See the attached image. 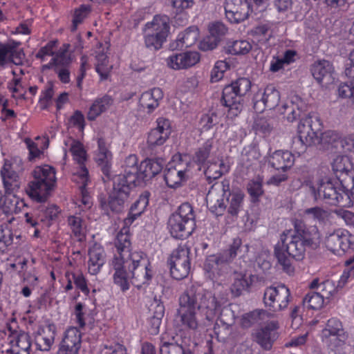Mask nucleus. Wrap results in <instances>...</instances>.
I'll return each mask as SVG.
<instances>
[{
	"instance_id": "obj_1",
	"label": "nucleus",
	"mask_w": 354,
	"mask_h": 354,
	"mask_svg": "<svg viewBox=\"0 0 354 354\" xmlns=\"http://www.w3.org/2000/svg\"><path fill=\"white\" fill-rule=\"evenodd\" d=\"M293 226V230L281 234V245L278 243L274 247V256L279 264L289 274L295 271L291 259L302 261L307 248L317 250L321 243L320 233L316 226H308L301 219H295Z\"/></svg>"
},
{
	"instance_id": "obj_2",
	"label": "nucleus",
	"mask_w": 354,
	"mask_h": 354,
	"mask_svg": "<svg viewBox=\"0 0 354 354\" xmlns=\"http://www.w3.org/2000/svg\"><path fill=\"white\" fill-rule=\"evenodd\" d=\"M178 314L183 324L192 330H196L198 322L196 317V310L209 321H213L220 308V302L212 292L200 285L189 286L179 297Z\"/></svg>"
},
{
	"instance_id": "obj_3",
	"label": "nucleus",
	"mask_w": 354,
	"mask_h": 354,
	"mask_svg": "<svg viewBox=\"0 0 354 354\" xmlns=\"http://www.w3.org/2000/svg\"><path fill=\"white\" fill-rule=\"evenodd\" d=\"M115 245L118 254L115 255L112 261V266L115 270L113 280L122 291H125L129 288V273L132 269L136 268L135 264L138 261L142 260V253L131 252L130 236L127 231L118 234Z\"/></svg>"
},
{
	"instance_id": "obj_4",
	"label": "nucleus",
	"mask_w": 354,
	"mask_h": 354,
	"mask_svg": "<svg viewBox=\"0 0 354 354\" xmlns=\"http://www.w3.org/2000/svg\"><path fill=\"white\" fill-rule=\"evenodd\" d=\"M243 198L241 191L230 190L229 182L223 180L211 187L206 201L209 211L216 216L223 215L225 209L229 214L237 216L243 206Z\"/></svg>"
},
{
	"instance_id": "obj_5",
	"label": "nucleus",
	"mask_w": 354,
	"mask_h": 354,
	"mask_svg": "<svg viewBox=\"0 0 354 354\" xmlns=\"http://www.w3.org/2000/svg\"><path fill=\"white\" fill-rule=\"evenodd\" d=\"M339 181L341 186L331 180H319L317 187L310 185V192L315 201L324 200L330 205L351 207V200L348 195V185H346V179Z\"/></svg>"
},
{
	"instance_id": "obj_6",
	"label": "nucleus",
	"mask_w": 354,
	"mask_h": 354,
	"mask_svg": "<svg viewBox=\"0 0 354 354\" xmlns=\"http://www.w3.org/2000/svg\"><path fill=\"white\" fill-rule=\"evenodd\" d=\"M33 180L28 183L26 192L37 202H44L56 184L55 170L45 165L36 167L32 171Z\"/></svg>"
},
{
	"instance_id": "obj_7",
	"label": "nucleus",
	"mask_w": 354,
	"mask_h": 354,
	"mask_svg": "<svg viewBox=\"0 0 354 354\" xmlns=\"http://www.w3.org/2000/svg\"><path fill=\"white\" fill-rule=\"evenodd\" d=\"M250 88V81L244 77L239 78L224 87L221 103L228 108V117L233 118L241 113L243 107V97Z\"/></svg>"
},
{
	"instance_id": "obj_8",
	"label": "nucleus",
	"mask_w": 354,
	"mask_h": 354,
	"mask_svg": "<svg viewBox=\"0 0 354 354\" xmlns=\"http://www.w3.org/2000/svg\"><path fill=\"white\" fill-rule=\"evenodd\" d=\"M168 229L171 235L183 239L192 234L195 228V216L191 205L184 203L173 213L168 220Z\"/></svg>"
},
{
	"instance_id": "obj_9",
	"label": "nucleus",
	"mask_w": 354,
	"mask_h": 354,
	"mask_svg": "<svg viewBox=\"0 0 354 354\" xmlns=\"http://www.w3.org/2000/svg\"><path fill=\"white\" fill-rule=\"evenodd\" d=\"M169 19L166 15H156L145 26V43L147 48L158 50L162 47L169 30Z\"/></svg>"
},
{
	"instance_id": "obj_10",
	"label": "nucleus",
	"mask_w": 354,
	"mask_h": 354,
	"mask_svg": "<svg viewBox=\"0 0 354 354\" xmlns=\"http://www.w3.org/2000/svg\"><path fill=\"white\" fill-rule=\"evenodd\" d=\"M170 274L176 279L186 278L191 269L189 249L186 245H179L174 250L169 258Z\"/></svg>"
},
{
	"instance_id": "obj_11",
	"label": "nucleus",
	"mask_w": 354,
	"mask_h": 354,
	"mask_svg": "<svg viewBox=\"0 0 354 354\" xmlns=\"http://www.w3.org/2000/svg\"><path fill=\"white\" fill-rule=\"evenodd\" d=\"M229 263L221 253L209 255L204 263V270L209 279L221 284L230 272Z\"/></svg>"
},
{
	"instance_id": "obj_12",
	"label": "nucleus",
	"mask_w": 354,
	"mask_h": 354,
	"mask_svg": "<svg viewBox=\"0 0 354 354\" xmlns=\"http://www.w3.org/2000/svg\"><path fill=\"white\" fill-rule=\"evenodd\" d=\"M322 124L315 113H309L301 119L298 125V134L307 145H317L320 137Z\"/></svg>"
},
{
	"instance_id": "obj_13",
	"label": "nucleus",
	"mask_w": 354,
	"mask_h": 354,
	"mask_svg": "<svg viewBox=\"0 0 354 354\" xmlns=\"http://www.w3.org/2000/svg\"><path fill=\"white\" fill-rule=\"evenodd\" d=\"M190 162L187 156H180L179 161L169 164L164 171V179L169 187L176 188L187 179L186 174L189 171Z\"/></svg>"
},
{
	"instance_id": "obj_14",
	"label": "nucleus",
	"mask_w": 354,
	"mask_h": 354,
	"mask_svg": "<svg viewBox=\"0 0 354 354\" xmlns=\"http://www.w3.org/2000/svg\"><path fill=\"white\" fill-rule=\"evenodd\" d=\"M290 297V290L284 284H279L266 289L263 301L266 306L279 311L287 308Z\"/></svg>"
},
{
	"instance_id": "obj_15",
	"label": "nucleus",
	"mask_w": 354,
	"mask_h": 354,
	"mask_svg": "<svg viewBox=\"0 0 354 354\" xmlns=\"http://www.w3.org/2000/svg\"><path fill=\"white\" fill-rule=\"evenodd\" d=\"M113 189L109 194L107 205L113 212L120 213L131 196L135 187L113 180Z\"/></svg>"
},
{
	"instance_id": "obj_16",
	"label": "nucleus",
	"mask_w": 354,
	"mask_h": 354,
	"mask_svg": "<svg viewBox=\"0 0 354 354\" xmlns=\"http://www.w3.org/2000/svg\"><path fill=\"white\" fill-rule=\"evenodd\" d=\"M353 239V236L347 230L339 228L326 234L324 243L333 253L342 254L350 248Z\"/></svg>"
},
{
	"instance_id": "obj_17",
	"label": "nucleus",
	"mask_w": 354,
	"mask_h": 354,
	"mask_svg": "<svg viewBox=\"0 0 354 354\" xmlns=\"http://www.w3.org/2000/svg\"><path fill=\"white\" fill-rule=\"evenodd\" d=\"M138 160L136 155H129L124 160L123 165V173L115 176L113 180L129 185L133 187L139 186L140 174V165H138Z\"/></svg>"
},
{
	"instance_id": "obj_18",
	"label": "nucleus",
	"mask_w": 354,
	"mask_h": 354,
	"mask_svg": "<svg viewBox=\"0 0 354 354\" xmlns=\"http://www.w3.org/2000/svg\"><path fill=\"white\" fill-rule=\"evenodd\" d=\"M224 8L226 18L232 24L248 19L250 10L248 0H225Z\"/></svg>"
},
{
	"instance_id": "obj_19",
	"label": "nucleus",
	"mask_w": 354,
	"mask_h": 354,
	"mask_svg": "<svg viewBox=\"0 0 354 354\" xmlns=\"http://www.w3.org/2000/svg\"><path fill=\"white\" fill-rule=\"evenodd\" d=\"M171 133L169 120L163 118L157 120V127L148 133L147 144L149 149L153 150L162 146L169 138Z\"/></svg>"
},
{
	"instance_id": "obj_20",
	"label": "nucleus",
	"mask_w": 354,
	"mask_h": 354,
	"mask_svg": "<svg viewBox=\"0 0 354 354\" xmlns=\"http://www.w3.org/2000/svg\"><path fill=\"white\" fill-rule=\"evenodd\" d=\"M165 165V160L162 158L146 159L142 161L140 163V174L138 178L139 186L159 174Z\"/></svg>"
},
{
	"instance_id": "obj_21",
	"label": "nucleus",
	"mask_w": 354,
	"mask_h": 354,
	"mask_svg": "<svg viewBox=\"0 0 354 354\" xmlns=\"http://www.w3.org/2000/svg\"><path fill=\"white\" fill-rule=\"evenodd\" d=\"M334 68L332 64L327 60L315 62L311 68V73L318 83L327 86L332 84Z\"/></svg>"
},
{
	"instance_id": "obj_22",
	"label": "nucleus",
	"mask_w": 354,
	"mask_h": 354,
	"mask_svg": "<svg viewBox=\"0 0 354 354\" xmlns=\"http://www.w3.org/2000/svg\"><path fill=\"white\" fill-rule=\"evenodd\" d=\"M278 323L277 322H270L264 327L259 329L255 333L256 342L264 349L270 350L272 344L277 338Z\"/></svg>"
},
{
	"instance_id": "obj_23",
	"label": "nucleus",
	"mask_w": 354,
	"mask_h": 354,
	"mask_svg": "<svg viewBox=\"0 0 354 354\" xmlns=\"http://www.w3.org/2000/svg\"><path fill=\"white\" fill-rule=\"evenodd\" d=\"M136 268L132 269L129 273L131 283L138 288H140L142 285L148 284L151 281L152 274L149 268V263L142 257V260L138 261L135 264Z\"/></svg>"
},
{
	"instance_id": "obj_24",
	"label": "nucleus",
	"mask_w": 354,
	"mask_h": 354,
	"mask_svg": "<svg viewBox=\"0 0 354 354\" xmlns=\"http://www.w3.org/2000/svg\"><path fill=\"white\" fill-rule=\"evenodd\" d=\"M333 171L339 180L346 179L353 183V165L350 158L347 156H337L332 163Z\"/></svg>"
},
{
	"instance_id": "obj_25",
	"label": "nucleus",
	"mask_w": 354,
	"mask_h": 354,
	"mask_svg": "<svg viewBox=\"0 0 354 354\" xmlns=\"http://www.w3.org/2000/svg\"><path fill=\"white\" fill-rule=\"evenodd\" d=\"M68 142H71L70 151L75 157V159L77 160V162L80 164V170L78 172V176L82 180V185L80 186V188L82 189V192L84 194V189L87 185V182L88 180V171L87 169L82 165L85 160L86 152L82 147V145L79 141L70 140Z\"/></svg>"
},
{
	"instance_id": "obj_26",
	"label": "nucleus",
	"mask_w": 354,
	"mask_h": 354,
	"mask_svg": "<svg viewBox=\"0 0 354 354\" xmlns=\"http://www.w3.org/2000/svg\"><path fill=\"white\" fill-rule=\"evenodd\" d=\"M5 194H16L19 190L21 182L18 174L12 169L11 165L5 164L1 170Z\"/></svg>"
},
{
	"instance_id": "obj_27",
	"label": "nucleus",
	"mask_w": 354,
	"mask_h": 354,
	"mask_svg": "<svg viewBox=\"0 0 354 354\" xmlns=\"http://www.w3.org/2000/svg\"><path fill=\"white\" fill-rule=\"evenodd\" d=\"M293 154L288 151H275L270 157L269 165L276 170L286 171L294 165Z\"/></svg>"
},
{
	"instance_id": "obj_28",
	"label": "nucleus",
	"mask_w": 354,
	"mask_h": 354,
	"mask_svg": "<svg viewBox=\"0 0 354 354\" xmlns=\"http://www.w3.org/2000/svg\"><path fill=\"white\" fill-rule=\"evenodd\" d=\"M163 97V93L159 88H153L141 95L140 104L147 109L148 113H152L159 105V101Z\"/></svg>"
},
{
	"instance_id": "obj_29",
	"label": "nucleus",
	"mask_w": 354,
	"mask_h": 354,
	"mask_svg": "<svg viewBox=\"0 0 354 354\" xmlns=\"http://www.w3.org/2000/svg\"><path fill=\"white\" fill-rule=\"evenodd\" d=\"M198 35V30L196 26L189 27L183 32L178 35L176 41L170 45V48L174 50L190 47L195 44Z\"/></svg>"
},
{
	"instance_id": "obj_30",
	"label": "nucleus",
	"mask_w": 354,
	"mask_h": 354,
	"mask_svg": "<svg viewBox=\"0 0 354 354\" xmlns=\"http://www.w3.org/2000/svg\"><path fill=\"white\" fill-rule=\"evenodd\" d=\"M20 42L10 40L6 43V52L3 55V65L8 61L12 62L15 65H21L25 59V54L23 49L19 48Z\"/></svg>"
},
{
	"instance_id": "obj_31",
	"label": "nucleus",
	"mask_w": 354,
	"mask_h": 354,
	"mask_svg": "<svg viewBox=\"0 0 354 354\" xmlns=\"http://www.w3.org/2000/svg\"><path fill=\"white\" fill-rule=\"evenodd\" d=\"M55 339V333L50 327L39 329L35 335V344L37 349L48 351L50 349Z\"/></svg>"
},
{
	"instance_id": "obj_32",
	"label": "nucleus",
	"mask_w": 354,
	"mask_h": 354,
	"mask_svg": "<svg viewBox=\"0 0 354 354\" xmlns=\"http://www.w3.org/2000/svg\"><path fill=\"white\" fill-rule=\"evenodd\" d=\"M60 346L66 349L79 351L81 347L80 331L76 327H71L67 329L64 333Z\"/></svg>"
},
{
	"instance_id": "obj_33",
	"label": "nucleus",
	"mask_w": 354,
	"mask_h": 354,
	"mask_svg": "<svg viewBox=\"0 0 354 354\" xmlns=\"http://www.w3.org/2000/svg\"><path fill=\"white\" fill-rule=\"evenodd\" d=\"M88 256V270L91 274H95L104 263V250L100 246L94 245L89 249Z\"/></svg>"
},
{
	"instance_id": "obj_34",
	"label": "nucleus",
	"mask_w": 354,
	"mask_h": 354,
	"mask_svg": "<svg viewBox=\"0 0 354 354\" xmlns=\"http://www.w3.org/2000/svg\"><path fill=\"white\" fill-rule=\"evenodd\" d=\"M309 288L312 290H316L319 295L327 300L336 292L335 283L329 279L320 282L318 278H315L309 284Z\"/></svg>"
},
{
	"instance_id": "obj_35",
	"label": "nucleus",
	"mask_w": 354,
	"mask_h": 354,
	"mask_svg": "<svg viewBox=\"0 0 354 354\" xmlns=\"http://www.w3.org/2000/svg\"><path fill=\"white\" fill-rule=\"evenodd\" d=\"M340 136L334 131H327L320 133V137L316 146L319 149H337L339 145Z\"/></svg>"
},
{
	"instance_id": "obj_36",
	"label": "nucleus",
	"mask_w": 354,
	"mask_h": 354,
	"mask_svg": "<svg viewBox=\"0 0 354 354\" xmlns=\"http://www.w3.org/2000/svg\"><path fill=\"white\" fill-rule=\"evenodd\" d=\"M31 339L28 333L19 331L16 335V346L6 352L8 354H30Z\"/></svg>"
},
{
	"instance_id": "obj_37",
	"label": "nucleus",
	"mask_w": 354,
	"mask_h": 354,
	"mask_svg": "<svg viewBox=\"0 0 354 354\" xmlns=\"http://www.w3.org/2000/svg\"><path fill=\"white\" fill-rule=\"evenodd\" d=\"M251 284L250 277H247L242 273H235L234 281L230 287L231 293L234 297H238L245 291H248Z\"/></svg>"
},
{
	"instance_id": "obj_38",
	"label": "nucleus",
	"mask_w": 354,
	"mask_h": 354,
	"mask_svg": "<svg viewBox=\"0 0 354 354\" xmlns=\"http://www.w3.org/2000/svg\"><path fill=\"white\" fill-rule=\"evenodd\" d=\"M149 196L150 193L147 191L140 195L139 198L131 205L129 209L128 220L133 222L144 212L149 204Z\"/></svg>"
},
{
	"instance_id": "obj_39",
	"label": "nucleus",
	"mask_w": 354,
	"mask_h": 354,
	"mask_svg": "<svg viewBox=\"0 0 354 354\" xmlns=\"http://www.w3.org/2000/svg\"><path fill=\"white\" fill-rule=\"evenodd\" d=\"M269 319V313L264 310H255L244 315L241 319L243 328H250L254 324H261Z\"/></svg>"
},
{
	"instance_id": "obj_40",
	"label": "nucleus",
	"mask_w": 354,
	"mask_h": 354,
	"mask_svg": "<svg viewBox=\"0 0 354 354\" xmlns=\"http://www.w3.org/2000/svg\"><path fill=\"white\" fill-rule=\"evenodd\" d=\"M252 49L251 44L246 40H229L224 46V51L232 55H245Z\"/></svg>"
},
{
	"instance_id": "obj_41",
	"label": "nucleus",
	"mask_w": 354,
	"mask_h": 354,
	"mask_svg": "<svg viewBox=\"0 0 354 354\" xmlns=\"http://www.w3.org/2000/svg\"><path fill=\"white\" fill-rule=\"evenodd\" d=\"M112 100L109 96H104L102 98L97 99L91 105L87 114L88 120H94L102 112L106 111L111 105Z\"/></svg>"
},
{
	"instance_id": "obj_42",
	"label": "nucleus",
	"mask_w": 354,
	"mask_h": 354,
	"mask_svg": "<svg viewBox=\"0 0 354 354\" xmlns=\"http://www.w3.org/2000/svg\"><path fill=\"white\" fill-rule=\"evenodd\" d=\"M261 99L265 101L266 105L269 109H274L279 104L281 98L280 93L274 85H268L263 93H261Z\"/></svg>"
},
{
	"instance_id": "obj_43",
	"label": "nucleus",
	"mask_w": 354,
	"mask_h": 354,
	"mask_svg": "<svg viewBox=\"0 0 354 354\" xmlns=\"http://www.w3.org/2000/svg\"><path fill=\"white\" fill-rule=\"evenodd\" d=\"M304 215L319 224H326L330 221L331 214L320 207H314L304 210Z\"/></svg>"
},
{
	"instance_id": "obj_44",
	"label": "nucleus",
	"mask_w": 354,
	"mask_h": 354,
	"mask_svg": "<svg viewBox=\"0 0 354 354\" xmlns=\"http://www.w3.org/2000/svg\"><path fill=\"white\" fill-rule=\"evenodd\" d=\"M214 333L218 342H226L234 338V326L216 322Z\"/></svg>"
},
{
	"instance_id": "obj_45",
	"label": "nucleus",
	"mask_w": 354,
	"mask_h": 354,
	"mask_svg": "<svg viewBox=\"0 0 354 354\" xmlns=\"http://www.w3.org/2000/svg\"><path fill=\"white\" fill-rule=\"evenodd\" d=\"M213 140H207L202 147L195 152L193 160L198 165H206L207 158L209 157L210 151L213 147Z\"/></svg>"
},
{
	"instance_id": "obj_46",
	"label": "nucleus",
	"mask_w": 354,
	"mask_h": 354,
	"mask_svg": "<svg viewBox=\"0 0 354 354\" xmlns=\"http://www.w3.org/2000/svg\"><path fill=\"white\" fill-rule=\"evenodd\" d=\"M69 48L70 44H64L52 58V61L55 64V68H67L71 63V56L68 53Z\"/></svg>"
},
{
	"instance_id": "obj_47",
	"label": "nucleus",
	"mask_w": 354,
	"mask_h": 354,
	"mask_svg": "<svg viewBox=\"0 0 354 354\" xmlns=\"http://www.w3.org/2000/svg\"><path fill=\"white\" fill-rule=\"evenodd\" d=\"M186 342L179 344L177 343L163 342L160 348V354H192L189 350L185 348Z\"/></svg>"
},
{
	"instance_id": "obj_48",
	"label": "nucleus",
	"mask_w": 354,
	"mask_h": 354,
	"mask_svg": "<svg viewBox=\"0 0 354 354\" xmlns=\"http://www.w3.org/2000/svg\"><path fill=\"white\" fill-rule=\"evenodd\" d=\"M324 299L318 292H312L307 294L302 300L303 306L313 310L320 309L324 303Z\"/></svg>"
},
{
	"instance_id": "obj_49",
	"label": "nucleus",
	"mask_w": 354,
	"mask_h": 354,
	"mask_svg": "<svg viewBox=\"0 0 354 354\" xmlns=\"http://www.w3.org/2000/svg\"><path fill=\"white\" fill-rule=\"evenodd\" d=\"M222 167H224L223 162L217 164L216 162H207V167L204 165V174L209 183L212 180L219 178L223 175Z\"/></svg>"
},
{
	"instance_id": "obj_50",
	"label": "nucleus",
	"mask_w": 354,
	"mask_h": 354,
	"mask_svg": "<svg viewBox=\"0 0 354 354\" xmlns=\"http://www.w3.org/2000/svg\"><path fill=\"white\" fill-rule=\"evenodd\" d=\"M97 64L95 66L97 73L100 75L102 80H105L109 77V71L111 66L108 65V57L103 53H98L96 55Z\"/></svg>"
},
{
	"instance_id": "obj_51",
	"label": "nucleus",
	"mask_w": 354,
	"mask_h": 354,
	"mask_svg": "<svg viewBox=\"0 0 354 354\" xmlns=\"http://www.w3.org/2000/svg\"><path fill=\"white\" fill-rule=\"evenodd\" d=\"M68 223L73 234L81 241L84 237L85 227L81 217L70 216L68 218Z\"/></svg>"
},
{
	"instance_id": "obj_52",
	"label": "nucleus",
	"mask_w": 354,
	"mask_h": 354,
	"mask_svg": "<svg viewBox=\"0 0 354 354\" xmlns=\"http://www.w3.org/2000/svg\"><path fill=\"white\" fill-rule=\"evenodd\" d=\"M280 113L286 118L288 122H293L300 116L301 111L292 102L284 104L279 109Z\"/></svg>"
},
{
	"instance_id": "obj_53",
	"label": "nucleus",
	"mask_w": 354,
	"mask_h": 354,
	"mask_svg": "<svg viewBox=\"0 0 354 354\" xmlns=\"http://www.w3.org/2000/svg\"><path fill=\"white\" fill-rule=\"evenodd\" d=\"M18 203L19 199L16 197V194H6L3 203L1 205V209L6 214H12L17 212Z\"/></svg>"
},
{
	"instance_id": "obj_54",
	"label": "nucleus",
	"mask_w": 354,
	"mask_h": 354,
	"mask_svg": "<svg viewBox=\"0 0 354 354\" xmlns=\"http://www.w3.org/2000/svg\"><path fill=\"white\" fill-rule=\"evenodd\" d=\"M90 12L91 7L87 5H82L79 8L75 10L71 26L72 32H75L77 30V26L82 23Z\"/></svg>"
},
{
	"instance_id": "obj_55",
	"label": "nucleus",
	"mask_w": 354,
	"mask_h": 354,
	"mask_svg": "<svg viewBox=\"0 0 354 354\" xmlns=\"http://www.w3.org/2000/svg\"><path fill=\"white\" fill-rule=\"evenodd\" d=\"M218 313H220V316L216 322L225 324L227 326H234L235 322V315L230 306H226L221 308V306L220 305Z\"/></svg>"
},
{
	"instance_id": "obj_56",
	"label": "nucleus",
	"mask_w": 354,
	"mask_h": 354,
	"mask_svg": "<svg viewBox=\"0 0 354 354\" xmlns=\"http://www.w3.org/2000/svg\"><path fill=\"white\" fill-rule=\"evenodd\" d=\"M227 28L222 22L216 21L209 25V35L218 39L219 41H221L223 37L227 34Z\"/></svg>"
},
{
	"instance_id": "obj_57",
	"label": "nucleus",
	"mask_w": 354,
	"mask_h": 354,
	"mask_svg": "<svg viewBox=\"0 0 354 354\" xmlns=\"http://www.w3.org/2000/svg\"><path fill=\"white\" fill-rule=\"evenodd\" d=\"M242 244V241L240 238L236 237L233 239L232 243L230 245V248L227 250H225L221 254L226 257L228 262H231L237 255L238 252L240 250V247Z\"/></svg>"
},
{
	"instance_id": "obj_58",
	"label": "nucleus",
	"mask_w": 354,
	"mask_h": 354,
	"mask_svg": "<svg viewBox=\"0 0 354 354\" xmlns=\"http://www.w3.org/2000/svg\"><path fill=\"white\" fill-rule=\"evenodd\" d=\"M218 122L219 118L214 112L203 115L200 120L201 125L205 130H209Z\"/></svg>"
},
{
	"instance_id": "obj_59",
	"label": "nucleus",
	"mask_w": 354,
	"mask_h": 354,
	"mask_svg": "<svg viewBox=\"0 0 354 354\" xmlns=\"http://www.w3.org/2000/svg\"><path fill=\"white\" fill-rule=\"evenodd\" d=\"M183 68H187L195 65L199 60L200 56L197 52L188 51L181 53Z\"/></svg>"
},
{
	"instance_id": "obj_60",
	"label": "nucleus",
	"mask_w": 354,
	"mask_h": 354,
	"mask_svg": "<svg viewBox=\"0 0 354 354\" xmlns=\"http://www.w3.org/2000/svg\"><path fill=\"white\" fill-rule=\"evenodd\" d=\"M228 68L227 64L224 61H218L211 72L212 82H217L222 79L223 73Z\"/></svg>"
},
{
	"instance_id": "obj_61",
	"label": "nucleus",
	"mask_w": 354,
	"mask_h": 354,
	"mask_svg": "<svg viewBox=\"0 0 354 354\" xmlns=\"http://www.w3.org/2000/svg\"><path fill=\"white\" fill-rule=\"evenodd\" d=\"M177 12H181L184 10L191 8L194 5V0H166Z\"/></svg>"
},
{
	"instance_id": "obj_62",
	"label": "nucleus",
	"mask_w": 354,
	"mask_h": 354,
	"mask_svg": "<svg viewBox=\"0 0 354 354\" xmlns=\"http://www.w3.org/2000/svg\"><path fill=\"white\" fill-rule=\"evenodd\" d=\"M310 146H312V145H307L304 141V139L303 140V138L298 134L297 137H295L292 139L291 149L294 152L300 155L305 152L307 147Z\"/></svg>"
},
{
	"instance_id": "obj_63",
	"label": "nucleus",
	"mask_w": 354,
	"mask_h": 354,
	"mask_svg": "<svg viewBox=\"0 0 354 354\" xmlns=\"http://www.w3.org/2000/svg\"><path fill=\"white\" fill-rule=\"evenodd\" d=\"M220 41L216 37L209 35L200 42L199 48L203 51L214 49Z\"/></svg>"
},
{
	"instance_id": "obj_64",
	"label": "nucleus",
	"mask_w": 354,
	"mask_h": 354,
	"mask_svg": "<svg viewBox=\"0 0 354 354\" xmlns=\"http://www.w3.org/2000/svg\"><path fill=\"white\" fill-rule=\"evenodd\" d=\"M338 95L342 97L348 98L351 100L354 94V85L353 83H342L338 86Z\"/></svg>"
}]
</instances>
